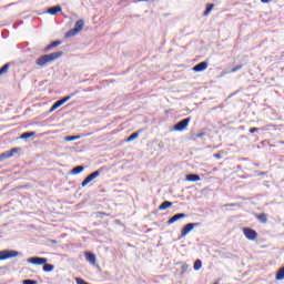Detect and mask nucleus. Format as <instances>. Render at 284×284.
I'll list each match as a JSON object with an SVG mask.
<instances>
[{
  "mask_svg": "<svg viewBox=\"0 0 284 284\" xmlns=\"http://www.w3.org/2000/svg\"><path fill=\"white\" fill-rule=\"evenodd\" d=\"M182 270H183V272H185V270H187V265H183Z\"/></svg>",
  "mask_w": 284,
  "mask_h": 284,
  "instance_id": "obj_33",
  "label": "nucleus"
},
{
  "mask_svg": "<svg viewBox=\"0 0 284 284\" xmlns=\"http://www.w3.org/2000/svg\"><path fill=\"white\" fill-rule=\"evenodd\" d=\"M250 132H251V134H254V132H258V128H251Z\"/></svg>",
  "mask_w": 284,
  "mask_h": 284,
  "instance_id": "obj_29",
  "label": "nucleus"
},
{
  "mask_svg": "<svg viewBox=\"0 0 284 284\" xmlns=\"http://www.w3.org/2000/svg\"><path fill=\"white\" fill-rule=\"evenodd\" d=\"M185 216H187L185 213H178L168 221V225H172V223H176V221H181V219H185Z\"/></svg>",
  "mask_w": 284,
  "mask_h": 284,
  "instance_id": "obj_12",
  "label": "nucleus"
},
{
  "mask_svg": "<svg viewBox=\"0 0 284 284\" xmlns=\"http://www.w3.org/2000/svg\"><path fill=\"white\" fill-rule=\"evenodd\" d=\"M37 133L36 132H26V133H22L20 139H30L32 136H36Z\"/></svg>",
  "mask_w": 284,
  "mask_h": 284,
  "instance_id": "obj_19",
  "label": "nucleus"
},
{
  "mask_svg": "<svg viewBox=\"0 0 284 284\" xmlns=\"http://www.w3.org/2000/svg\"><path fill=\"white\" fill-rule=\"evenodd\" d=\"M27 263H31L32 265H45L48 263V258L45 257H30L27 260Z\"/></svg>",
  "mask_w": 284,
  "mask_h": 284,
  "instance_id": "obj_8",
  "label": "nucleus"
},
{
  "mask_svg": "<svg viewBox=\"0 0 284 284\" xmlns=\"http://www.w3.org/2000/svg\"><path fill=\"white\" fill-rule=\"evenodd\" d=\"M185 181H190L191 183H196L197 181H201V176L197 174H187L185 176Z\"/></svg>",
  "mask_w": 284,
  "mask_h": 284,
  "instance_id": "obj_14",
  "label": "nucleus"
},
{
  "mask_svg": "<svg viewBox=\"0 0 284 284\" xmlns=\"http://www.w3.org/2000/svg\"><path fill=\"white\" fill-rule=\"evenodd\" d=\"M19 152V149L14 148L11 151H6L0 154V161H6V159H10L11 156H14Z\"/></svg>",
  "mask_w": 284,
  "mask_h": 284,
  "instance_id": "obj_10",
  "label": "nucleus"
},
{
  "mask_svg": "<svg viewBox=\"0 0 284 284\" xmlns=\"http://www.w3.org/2000/svg\"><path fill=\"white\" fill-rule=\"evenodd\" d=\"M70 99H72V95H68L61 100H58L57 102H54V104L51 106L50 112H54V110H57L58 108H61V105H63V103H68V101H70Z\"/></svg>",
  "mask_w": 284,
  "mask_h": 284,
  "instance_id": "obj_9",
  "label": "nucleus"
},
{
  "mask_svg": "<svg viewBox=\"0 0 284 284\" xmlns=\"http://www.w3.org/2000/svg\"><path fill=\"white\" fill-rule=\"evenodd\" d=\"M61 7L60 6H55V7H51L48 9V13L51 14L52 17H55V14H59V12H61Z\"/></svg>",
  "mask_w": 284,
  "mask_h": 284,
  "instance_id": "obj_15",
  "label": "nucleus"
},
{
  "mask_svg": "<svg viewBox=\"0 0 284 284\" xmlns=\"http://www.w3.org/2000/svg\"><path fill=\"white\" fill-rule=\"evenodd\" d=\"M8 70H10V64H4L1 69H0V77L1 74H7Z\"/></svg>",
  "mask_w": 284,
  "mask_h": 284,
  "instance_id": "obj_23",
  "label": "nucleus"
},
{
  "mask_svg": "<svg viewBox=\"0 0 284 284\" xmlns=\"http://www.w3.org/2000/svg\"><path fill=\"white\" fill-rule=\"evenodd\" d=\"M81 139V135H72V136H65L64 141H79Z\"/></svg>",
  "mask_w": 284,
  "mask_h": 284,
  "instance_id": "obj_25",
  "label": "nucleus"
},
{
  "mask_svg": "<svg viewBox=\"0 0 284 284\" xmlns=\"http://www.w3.org/2000/svg\"><path fill=\"white\" fill-rule=\"evenodd\" d=\"M225 207H236V204H226Z\"/></svg>",
  "mask_w": 284,
  "mask_h": 284,
  "instance_id": "obj_31",
  "label": "nucleus"
},
{
  "mask_svg": "<svg viewBox=\"0 0 284 284\" xmlns=\"http://www.w3.org/2000/svg\"><path fill=\"white\" fill-rule=\"evenodd\" d=\"M101 175V171H94L89 176H87L82 182V187H85L89 183H92L94 179Z\"/></svg>",
  "mask_w": 284,
  "mask_h": 284,
  "instance_id": "obj_7",
  "label": "nucleus"
},
{
  "mask_svg": "<svg viewBox=\"0 0 284 284\" xmlns=\"http://www.w3.org/2000/svg\"><path fill=\"white\" fill-rule=\"evenodd\" d=\"M214 1H221V0H214Z\"/></svg>",
  "mask_w": 284,
  "mask_h": 284,
  "instance_id": "obj_36",
  "label": "nucleus"
},
{
  "mask_svg": "<svg viewBox=\"0 0 284 284\" xmlns=\"http://www.w3.org/2000/svg\"><path fill=\"white\" fill-rule=\"evenodd\" d=\"M16 256H19L17 251L4 250L0 252V261H8V258H16Z\"/></svg>",
  "mask_w": 284,
  "mask_h": 284,
  "instance_id": "obj_4",
  "label": "nucleus"
},
{
  "mask_svg": "<svg viewBox=\"0 0 284 284\" xmlns=\"http://www.w3.org/2000/svg\"><path fill=\"white\" fill-rule=\"evenodd\" d=\"M243 65L239 64L235 68L231 69V72H239V70H242Z\"/></svg>",
  "mask_w": 284,
  "mask_h": 284,
  "instance_id": "obj_28",
  "label": "nucleus"
},
{
  "mask_svg": "<svg viewBox=\"0 0 284 284\" xmlns=\"http://www.w3.org/2000/svg\"><path fill=\"white\" fill-rule=\"evenodd\" d=\"M213 156L214 159H222V155L220 153H215Z\"/></svg>",
  "mask_w": 284,
  "mask_h": 284,
  "instance_id": "obj_30",
  "label": "nucleus"
},
{
  "mask_svg": "<svg viewBox=\"0 0 284 284\" xmlns=\"http://www.w3.org/2000/svg\"><path fill=\"white\" fill-rule=\"evenodd\" d=\"M57 45H61V41H53L51 44L47 47V50H51V48H57Z\"/></svg>",
  "mask_w": 284,
  "mask_h": 284,
  "instance_id": "obj_26",
  "label": "nucleus"
},
{
  "mask_svg": "<svg viewBox=\"0 0 284 284\" xmlns=\"http://www.w3.org/2000/svg\"><path fill=\"white\" fill-rule=\"evenodd\" d=\"M283 144H284V141H283Z\"/></svg>",
  "mask_w": 284,
  "mask_h": 284,
  "instance_id": "obj_37",
  "label": "nucleus"
},
{
  "mask_svg": "<svg viewBox=\"0 0 284 284\" xmlns=\"http://www.w3.org/2000/svg\"><path fill=\"white\" fill-rule=\"evenodd\" d=\"M169 207H172V202L170 201H164L160 206L159 210L163 211V210H168Z\"/></svg>",
  "mask_w": 284,
  "mask_h": 284,
  "instance_id": "obj_17",
  "label": "nucleus"
},
{
  "mask_svg": "<svg viewBox=\"0 0 284 284\" xmlns=\"http://www.w3.org/2000/svg\"><path fill=\"white\" fill-rule=\"evenodd\" d=\"M60 57H63L62 51L44 54L36 60V64H38L39 68H45L48 63H53V61H57Z\"/></svg>",
  "mask_w": 284,
  "mask_h": 284,
  "instance_id": "obj_1",
  "label": "nucleus"
},
{
  "mask_svg": "<svg viewBox=\"0 0 284 284\" xmlns=\"http://www.w3.org/2000/svg\"><path fill=\"white\" fill-rule=\"evenodd\" d=\"M204 70H207V62H200L193 67V72H203Z\"/></svg>",
  "mask_w": 284,
  "mask_h": 284,
  "instance_id": "obj_13",
  "label": "nucleus"
},
{
  "mask_svg": "<svg viewBox=\"0 0 284 284\" xmlns=\"http://www.w3.org/2000/svg\"><path fill=\"white\" fill-rule=\"evenodd\" d=\"M201 267H203V262H201V260H196L194 262L193 268L195 270V272H199V270H201Z\"/></svg>",
  "mask_w": 284,
  "mask_h": 284,
  "instance_id": "obj_21",
  "label": "nucleus"
},
{
  "mask_svg": "<svg viewBox=\"0 0 284 284\" xmlns=\"http://www.w3.org/2000/svg\"><path fill=\"white\" fill-rule=\"evenodd\" d=\"M256 219L258 220L260 223H267V215L265 213L256 215Z\"/></svg>",
  "mask_w": 284,
  "mask_h": 284,
  "instance_id": "obj_18",
  "label": "nucleus"
},
{
  "mask_svg": "<svg viewBox=\"0 0 284 284\" xmlns=\"http://www.w3.org/2000/svg\"><path fill=\"white\" fill-rule=\"evenodd\" d=\"M43 272H54V265L45 263L43 266Z\"/></svg>",
  "mask_w": 284,
  "mask_h": 284,
  "instance_id": "obj_22",
  "label": "nucleus"
},
{
  "mask_svg": "<svg viewBox=\"0 0 284 284\" xmlns=\"http://www.w3.org/2000/svg\"><path fill=\"white\" fill-rule=\"evenodd\" d=\"M203 134H205V133L197 134V139H201V136H203Z\"/></svg>",
  "mask_w": 284,
  "mask_h": 284,
  "instance_id": "obj_34",
  "label": "nucleus"
},
{
  "mask_svg": "<svg viewBox=\"0 0 284 284\" xmlns=\"http://www.w3.org/2000/svg\"><path fill=\"white\" fill-rule=\"evenodd\" d=\"M262 3H270L271 0H261Z\"/></svg>",
  "mask_w": 284,
  "mask_h": 284,
  "instance_id": "obj_32",
  "label": "nucleus"
},
{
  "mask_svg": "<svg viewBox=\"0 0 284 284\" xmlns=\"http://www.w3.org/2000/svg\"><path fill=\"white\" fill-rule=\"evenodd\" d=\"M84 26H85V21H83V20H78V21L75 22L74 28L71 29V30H69V31L65 33V38H67V39H70V38H72V37H77V34H79V32H81V30H83Z\"/></svg>",
  "mask_w": 284,
  "mask_h": 284,
  "instance_id": "obj_2",
  "label": "nucleus"
},
{
  "mask_svg": "<svg viewBox=\"0 0 284 284\" xmlns=\"http://www.w3.org/2000/svg\"><path fill=\"white\" fill-rule=\"evenodd\" d=\"M189 124H190V118H186L178 122L173 129L175 130V132H183V130H185V128H187Z\"/></svg>",
  "mask_w": 284,
  "mask_h": 284,
  "instance_id": "obj_5",
  "label": "nucleus"
},
{
  "mask_svg": "<svg viewBox=\"0 0 284 284\" xmlns=\"http://www.w3.org/2000/svg\"><path fill=\"white\" fill-rule=\"evenodd\" d=\"M139 1H148V0H139Z\"/></svg>",
  "mask_w": 284,
  "mask_h": 284,
  "instance_id": "obj_35",
  "label": "nucleus"
},
{
  "mask_svg": "<svg viewBox=\"0 0 284 284\" xmlns=\"http://www.w3.org/2000/svg\"><path fill=\"white\" fill-rule=\"evenodd\" d=\"M243 234L248 241H255V239L258 236V233L252 229H243Z\"/></svg>",
  "mask_w": 284,
  "mask_h": 284,
  "instance_id": "obj_6",
  "label": "nucleus"
},
{
  "mask_svg": "<svg viewBox=\"0 0 284 284\" xmlns=\"http://www.w3.org/2000/svg\"><path fill=\"white\" fill-rule=\"evenodd\" d=\"M85 170V168H83V165H78L75 168H73L71 170V174H81V172H83Z\"/></svg>",
  "mask_w": 284,
  "mask_h": 284,
  "instance_id": "obj_16",
  "label": "nucleus"
},
{
  "mask_svg": "<svg viewBox=\"0 0 284 284\" xmlns=\"http://www.w3.org/2000/svg\"><path fill=\"white\" fill-rule=\"evenodd\" d=\"M84 256L85 261L90 263V265H97V255H94V253L85 252Z\"/></svg>",
  "mask_w": 284,
  "mask_h": 284,
  "instance_id": "obj_11",
  "label": "nucleus"
},
{
  "mask_svg": "<svg viewBox=\"0 0 284 284\" xmlns=\"http://www.w3.org/2000/svg\"><path fill=\"white\" fill-rule=\"evenodd\" d=\"M22 284H38V282L34 280H24L22 281Z\"/></svg>",
  "mask_w": 284,
  "mask_h": 284,
  "instance_id": "obj_27",
  "label": "nucleus"
},
{
  "mask_svg": "<svg viewBox=\"0 0 284 284\" xmlns=\"http://www.w3.org/2000/svg\"><path fill=\"white\" fill-rule=\"evenodd\" d=\"M214 9V4H206V10L204 11V17H207L210 12Z\"/></svg>",
  "mask_w": 284,
  "mask_h": 284,
  "instance_id": "obj_24",
  "label": "nucleus"
},
{
  "mask_svg": "<svg viewBox=\"0 0 284 284\" xmlns=\"http://www.w3.org/2000/svg\"><path fill=\"white\" fill-rule=\"evenodd\" d=\"M136 139H139V133H132L128 139H126V143H132V141H136Z\"/></svg>",
  "mask_w": 284,
  "mask_h": 284,
  "instance_id": "obj_20",
  "label": "nucleus"
},
{
  "mask_svg": "<svg viewBox=\"0 0 284 284\" xmlns=\"http://www.w3.org/2000/svg\"><path fill=\"white\" fill-rule=\"evenodd\" d=\"M194 227H201V223H189L186 224L182 230H181V237L185 239V236H187L189 233L192 232V230H194Z\"/></svg>",
  "mask_w": 284,
  "mask_h": 284,
  "instance_id": "obj_3",
  "label": "nucleus"
}]
</instances>
